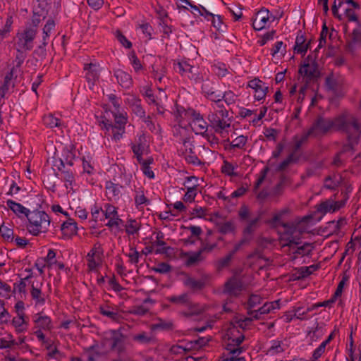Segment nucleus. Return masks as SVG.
I'll list each match as a JSON object with an SVG mask.
<instances>
[{"instance_id":"obj_1","label":"nucleus","mask_w":361,"mask_h":361,"mask_svg":"<svg viewBox=\"0 0 361 361\" xmlns=\"http://www.w3.org/2000/svg\"><path fill=\"white\" fill-rule=\"evenodd\" d=\"M331 128L343 133L354 132L357 137L359 135L357 118L348 112H343L333 119L319 117L309 130L312 136L317 137L326 133Z\"/></svg>"},{"instance_id":"obj_2","label":"nucleus","mask_w":361,"mask_h":361,"mask_svg":"<svg viewBox=\"0 0 361 361\" xmlns=\"http://www.w3.org/2000/svg\"><path fill=\"white\" fill-rule=\"evenodd\" d=\"M212 107L214 111H210L207 116L209 126L216 133L223 135L231 127L232 120L223 104H218Z\"/></svg>"},{"instance_id":"obj_3","label":"nucleus","mask_w":361,"mask_h":361,"mask_svg":"<svg viewBox=\"0 0 361 361\" xmlns=\"http://www.w3.org/2000/svg\"><path fill=\"white\" fill-rule=\"evenodd\" d=\"M27 220V231L33 236L47 233L51 222L49 215L44 211L37 209L30 212Z\"/></svg>"},{"instance_id":"obj_4","label":"nucleus","mask_w":361,"mask_h":361,"mask_svg":"<svg viewBox=\"0 0 361 361\" xmlns=\"http://www.w3.org/2000/svg\"><path fill=\"white\" fill-rule=\"evenodd\" d=\"M238 214L240 221L246 223L242 231V236L251 242L253 240L255 232L259 226L261 217L257 216L251 218V211L245 204L239 208Z\"/></svg>"},{"instance_id":"obj_5","label":"nucleus","mask_w":361,"mask_h":361,"mask_svg":"<svg viewBox=\"0 0 361 361\" xmlns=\"http://www.w3.org/2000/svg\"><path fill=\"white\" fill-rule=\"evenodd\" d=\"M235 329H233L230 333V339L231 342L227 343L225 349L228 352L229 357L223 358L219 361H246L244 357L239 355L244 351V348L240 345L245 339V336L240 334L239 336H235Z\"/></svg>"},{"instance_id":"obj_6","label":"nucleus","mask_w":361,"mask_h":361,"mask_svg":"<svg viewBox=\"0 0 361 361\" xmlns=\"http://www.w3.org/2000/svg\"><path fill=\"white\" fill-rule=\"evenodd\" d=\"M166 300L173 305L188 307L187 310L181 312V314L186 317L199 314L202 312V309L199 307L197 305L193 304L191 302L190 295L187 293H184L178 295H170L166 298Z\"/></svg>"},{"instance_id":"obj_7","label":"nucleus","mask_w":361,"mask_h":361,"mask_svg":"<svg viewBox=\"0 0 361 361\" xmlns=\"http://www.w3.org/2000/svg\"><path fill=\"white\" fill-rule=\"evenodd\" d=\"M284 231L279 233L281 245L291 247L301 243L300 234L297 232L296 226L293 223H281Z\"/></svg>"},{"instance_id":"obj_8","label":"nucleus","mask_w":361,"mask_h":361,"mask_svg":"<svg viewBox=\"0 0 361 361\" xmlns=\"http://www.w3.org/2000/svg\"><path fill=\"white\" fill-rule=\"evenodd\" d=\"M37 35L35 30L24 27L17 31L13 38V44L15 49L30 51L34 47V39Z\"/></svg>"},{"instance_id":"obj_9","label":"nucleus","mask_w":361,"mask_h":361,"mask_svg":"<svg viewBox=\"0 0 361 361\" xmlns=\"http://www.w3.org/2000/svg\"><path fill=\"white\" fill-rule=\"evenodd\" d=\"M16 78V68H11L4 78L0 79V103L5 104L4 98L6 97V95L13 92Z\"/></svg>"},{"instance_id":"obj_10","label":"nucleus","mask_w":361,"mask_h":361,"mask_svg":"<svg viewBox=\"0 0 361 361\" xmlns=\"http://www.w3.org/2000/svg\"><path fill=\"white\" fill-rule=\"evenodd\" d=\"M175 71L181 75L187 77L195 83H200L203 76L199 71V68L190 65L186 61H179L174 64Z\"/></svg>"},{"instance_id":"obj_11","label":"nucleus","mask_w":361,"mask_h":361,"mask_svg":"<svg viewBox=\"0 0 361 361\" xmlns=\"http://www.w3.org/2000/svg\"><path fill=\"white\" fill-rule=\"evenodd\" d=\"M317 56L309 54L299 68V73L308 80L316 79L319 75Z\"/></svg>"},{"instance_id":"obj_12","label":"nucleus","mask_w":361,"mask_h":361,"mask_svg":"<svg viewBox=\"0 0 361 361\" xmlns=\"http://www.w3.org/2000/svg\"><path fill=\"white\" fill-rule=\"evenodd\" d=\"M244 289V284L242 279L234 275L230 277L224 284L223 293L231 297H238Z\"/></svg>"},{"instance_id":"obj_13","label":"nucleus","mask_w":361,"mask_h":361,"mask_svg":"<svg viewBox=\"0 0 361 361\" xmlns=\"http://www.w3.org/2000/svg\"><path fill=\"white\" fill-rule=\"evenodd\" d=\"M102 213L104 214L105 218L109 220L106 224V226L108 228H118L121 224L123 223V221L120 218L118 215V208L111 204H104Z\"/></svg>"},{"instance_id":"obj_14","label":"nucleus","mask_w":361,"mask_h":361,"mask_svg":"<svg viewBox=\"0 0 361 361\" xmlns=\"http://www.w3.org/2000/svg\"><path fill=\"white\" fill-rule=\"evenodd\" d=\"M123 187L114 180H107L105 183V194L108 200L117 202L122 197V189Z\"/></svg>"},{"instance_id":"obj_15","label":"nucleus","mask_w":361,"mask_h":361,"mask_svg":"<svg viewBox=\"0 0 361 361\" xmlns=\"http://www.w3.org/2000/svg\"><path fill=\"white\" fill-rule=\"evenodd\" d=\"M42 282L30 281V293L35 306H43L46 303V296L42 291Z\"/></svg>"},{"instance_id":"obj_16","label":"nucleus","mask_w":361,"mask_h":361,"mask_svg":"<svg viewBox=\"0 0 361 361\" xmlns=\"http://www.w3.org/2000/svg\"><path fill=\"white\" fill-rule=\"evenodd\" d=\"M201 82H202L201 90L204 97L216 104H219V93L215 90L214 82L208 78L205 80L203 78Z\"/></svg>"},{"instance_id":"obj_17","label":"nucleus","mask_w":361,"mask_h":361,"mask_svg":"<svg viewBox=\"0 0 361 361\" xmlns=\"http://www.w3.org/2000/svg\"><path fill=\"white\" fill-rule=\"evenodd\" d=\"M274 20V17L270 13L266 8H262L255 15L253 20L252 27L255 30L259 31L265 28L270 18Z\"/></svg>"},{"instance_id":"obj_18","label":"nucleus","mask_w":361,"mask_h":361,"mask_svg":"<svg viewBox=\"0 0 361 361\" xmlns=\"http://www.w3.org/2000/svg\"><path fill=\"white\" fill-rule=\"evenodd\" d=\"M280 309V300H274L272 302H265L258 310H250L248 312V314L252 317L255 319H259L262 317V315L267 314L275 310Z\"/></svg>"},{"instance_id":"obj_19","label":"nucleus","mask_w":361,"mask_h":361,"mask_svg":"<svg viewBox=\"0 0 361 361\" xmlns=\"http://www.w3.org/2000/svg\"><path fill=\"white\" fill-rule=\"evenodd\" d=\"M99 126L102 129L108 132L111 131L112 138L116 141L120 140L123 135L126 133V126L114 125L111 121L106 118H104L99 121Z\"/></svg>"},{"instance_id":"obj_20","label":"nucleus","mask_w":361,"mask_h":361,"mask_svg":"<svg viewBox=\"0 0 361 361\" xmlns=\"http://www.w3.org/2000/svg\"><path fill=\"white\" fill-rule=\"evenodd\" d=\"M75 158V152L72 149L65 148L62 152V157L54 159L53 166L56 169H61L66 166L71 167L74 164Z\"/></svg>"},{"instance_id":"obj_21","label":"nucleus","mask_w":361,"mask_h":361,"mask_svg":"<svg viewBox=\"0 0 361 361\" xmlns=\"http://www.w3.org/2000/svg\"><path fill=\"white\" fill-rule=\"evenodd\" d=\"M125 103L137 117L140 118L145 117L146 112L142 106L141 99L138 97L135 94H128L125 99Z\"/></svg>"},{"instance_id":"obj_22","label":"nucleus","mask_w":361,"mask_h":361,"mask_svg":"<svg viewBox=\"0 0 361 361\" xmlns=\"http://www.w3.org/2000/svg\"><path fill=\"white\" fill-rule=\"evenodd\" d=\"M247 87L255 91V99L258 101L265 98L269 88L265 82L258 78L250 80Z\"/></svg>"},{"instance_id":"obj_23","label":"nucleus","mask_w":361,"mask_h":361,"mask_svg":"<svg viewBox=\"0 0 361 361\" xmlns=\"http://www.w3.org/2000/svg\"><path fill=\"white\" fill-rule=\"evenodd\" d=\"M99 249V246L97 247L94 245L86 256L87 260V268L90 271H95L101 265V255H102V252Z\"/></svg>"},{"instance_id":"obj_24","label":"nucleus","mask_w":361,"mask_h":361,"mask_svg":"<svg viewBox=\"0 0 361 361\" xmlns=\"http://www.w3.org/2000/svg\"><path fill=\"white\" fill-rule=\"evenodd\" d=\"M197 179L195 176H188L185 178L184 185L187 192L183 196V200L186 202H192L197 195Z\"/></svg>"},{"instance_id":"obj_25","label":"nucleus","mask_w":361,"mask_h":361,"mask_svg":"<svg viewBox=\"0 0 361 361\" xmlns=\"http://www.w3.org/2000/svg\"><path fill=\"white\" fill-rule=\"evenodd\" d=\"M48 9H39L37 6L33 10L30 21L25 25V27L35 30L37 33V29L40 23L45 19Z\"/></svg>"},{"instance_id":"obj_26","label":"nucleus","mask_w":361,"mask_h":361,"mask_svg":"<svg viewBox=\"0 0 361 361\" xmlns=\"http://www.w3.org/2000/svg\"><path fill=\"white\" fill-rule=\"evenodd\" d=\"M84 70L85 73V78L89 84V87L92 88L96 81L99 80L100 75V67L96 63L85 64Z\"/></svg>"},{"instance_id":"obj_27","label":"nucleus","mask_w":361,"mask_h":361,"mask_svg":"<svg viewBox=\"0 0 361 361\" xmlns=\"http://www.w3.org/2000/svg\"><path fill=\"white\" fill-rule=\"evenodd\" d=\"M168 15L166 13L160 14L158 20V28L161 35V40L164 39H169L171 35L175 30V28L171 25L169 24L167 20Z\"/></svg>"},{"instance_id":"obj_28","label":"nucleus","mask_w":361,"mask_h":361,"mask_svg":"<svg viewBox=\"0 0 361 361\" xmlns=\"http://www.w3.org/2000/svg\"><path fill=\"white\" fill-rule=\"evenodd\" d=\"M190 120L194 126V130L196 134L203 135L207 133L209 125L200 112L195 111Z\"/></svg>"},{"instance_id":"obj_29","label":"nucleus","mask_w":361,"mask_h":361,"mask_svg":"<svg viewBox=\"0 0 361 361\" xmlns=\"http://www.w3.org/2000/svg\"><path fill=\"white\" fill-rule=\"evenodd\" d=\"M180 257L182 259H185V265L188 267L195 266L205 259L200 250L197 252L182 251L180 254Z\"/></svg>"},{"instance_id":"obj_30","label":"nucleus","mask_w":361,"mask_h":361,"mask_svg":"<svg viewBox=\"0 0 361 361\" xmlns=\"http://www.w3.org/2000/svg\"><path fill=\"white\" fill-rule=\"evenodd\" d=\"M110 347L113 351L121 353L125 350V338L122 334L113 331L110 338Z\"/></svg>"},{"instance_id":"obj_31","label":"nucleus","mask_w":361,"mask_h":361,"mask_svg":"<svg viewBox=\"0 0 361 361\" xmlns=\"http://www.w3.org/2000/svg\"><path fill=\"white\" fill-rule=\"evenodd\" d=\"M207 283V277H202L200 279H195L188 274H185V278L183 281L184 286L189 288L193 291L202 290Z\"/></svg>"},{"instance_id":"obj_32","label":"nucleus","mask_w":361,"mask_h":361,"mask_svg":"<svg viewBox=\"0 0 361 361\" xmlns=\"http://www.w3.org/2000/svg\"><path fill=\"white\" fill-rule=\"evenodd\" d=\"M253 319H254L252 318V317L236 319L233 327L229 328V329L228 330V343L231 342V339H230L229 334L233 329H235V336H239L240 334L243 335V334L238 330V328L241 329L242 330L248 329L249 326L251 325Z\"/></svg>"},{"instance_id":"obj_33","label":"nucleus","mask_w":361,"mask_h":361,"mask_svg":"<svg viewBox=\"0 0 361 361\" xmlns=\"http://www.w3.org/2000/svg\"><path fill=\"white\" fill-rule=\"evenodd\" d=\"M35 328L44 331H50L52 329L51 319L49 317L44 315L42 312L37 313L33 316Z\"/></svg>"},{"instance_id":"obj_34","label":"nucleus","mask_w":361,"mask_h":361,"mask_svg":"<svg viewBox=\"0 0 361 361\" xmlns=\"http://www.w3.org/2000/svg\"><path fill=\"white\" fill-rule=\"evenodd\" d=\"M175 111L173 113L176 122L181 125L184 120H190L192 115L195 112V110L192 108L185 109L183 106L176 104Z\"/></svg>"},{"instance_id":"obj_35","label":"nucleus","mask_w":361,"mask_h":361,"mask_svg":"<svg viewBox=\"0 0 361 361\" xmlns=\"http://www.w3.org/2000/svg\"><path fill=\"white\" fill-rule=\"evenodd\" d=\"M6 206L20 219L25 217L27 219L28 214L31 212L29 209L24 207L23 204L12 200H8L6 201Z\"/></svg>"},{"instance_id":"obj_36","label":"nucleus","mask_w":361,"mask_h":361,"mask_svg":"<svg viewBox=\"0 0 361 361\" xmlns=\"http://www.w3.org/2000/svg\"><path fill=\"white\" fill-rule=\"evenodd\" d=\"M114 75L116 78L117 82L125 89H129L133 85L131 75L122 69H116Z\"/></svg>"},{"instance_id":"obj_37","label":"nucleus","mask_w":361,"mask_h":361,"mask_svg":"<svg viewBox=\"0 0 361 361\" xmlns=\"http://www.w3.org/2000/svg\"><path fill=\"white\" fill-rule=\"evenodd\" d=\"M310 136H312V133L308 130L307 132L301 135H295L292 139V153L297 154V152L300 149L302 146L307 142Z\"/></svg>"},{"instance_id":"obj_38","label":"nucleus","mask_w":361,"mask_h":361,"mask_svg":"<svg viewBox=\"0 0 361 361\" xmlns=\"http://www.w3.org/2000/svg\"><path fill=\"white\" fill-rule=\"evenodd\" d=\"M61 231L64 238H71L77 234V223L73 219H68L61 226Z\"/></svg>"},{"instance_id":"obj_39","label":"nucleus","mask_w":361,"mask_h":361,"mask_svg":"<svg viewBox=\"0 0 361 361\" xmlns=\"http://www.w3.org/2000/svg\"><path fill=\"white\" fill-rule=\"evenodd\" d=\"M32 273L25 276L23 279H20L18 282H16L13 284V289L12 290V293H17L20 295V298L26 296V286L28 284L30 286V281H33L32 280Z\"/></svg>"},{"instance_id":"obj_40","label":"nucleus","mask_w":361,"mask_h":361,"mask_svg":"<svg viewBox=\"0 0 361 361\" xmlns=\"http://www.w3.org/2000/svg\"><path fill=\"white\" fill-rule=\"evenodd\" d=\"M343 181V178L341 175L334 173L333 175L328 176L324 178V188L330 190H336Z\"/></svg>"},{"instance_id":"obj_41","label":"nucleus","mask_w":361,"mask_h":361,"mask_svg":"<svg viewBox=\"0 0 361 361\" xmlns=\"http://www.w3.org/2000/svg\"><path fill=\"white\" fill-rule=\"evenodd\" d=\"M336 204L334 199H328L317 205V212L323 215L328 212H335L339 209V207H336Z\"/></svg>"},{"instance_id":"obj_42","label":"nucleus","mask_w":361,"mask_h":361,"mask_svg":"<svg viewBox=\"0 0 361 361\" xmlns=\"http://www.w3.org/2000/svg\"><path fill=\"white\" fill-rule=\"evenodd\" d=\"M306 39L302 34H298L295 39V43L294 45V51L297 54H300L302 55H305L307 51V49H311L310 43L311 41H309L307 43H305Z\"/></svg>"},{"instance_id":"obj_43","label":"nucleus","mask_w":361,"mask_h":361,"mask_svg":"<svg viewBox=\"0 0 361 361\" xmlns=\"http://www.w3.org/2000/svg\"><path fill=\"white\" fill-rule=\"evenodd\" d=\"M67 166H66L65 168H62L61 169H57L59 172H56L55 175L57 177L61 176V178L66 183V188H68L71 187L75 182V177L72 171L68 169Z\"/></svg>"},{"instance_id":"obj_44","label":"nucleus","mask_w":361,"mask_h":361,"mask_svg":"<svg viewBox=\"0 0 361 361\" xmlns=\"http://www.w3.org/2000/svg\"><path fill=\"white\" fill-rule=\"evenodd\" d=\"M357 126L359 130V135L357 137L355 136V134L354 132H351V133H345L348 139V143L345 145L340 153H343L345 152L350 151L353 149L354 145H357L360 140V136H361V126L358 122V120L357 119Z\"/></svg>"},{"instance_id":"obj_45","label":"nucleus","mask_w":361,"mask_h":361,"mask_svg":"<svg viewBox=\"0 0 361 361\" xmlns=\"http://www.w3.org/2000/svg\"><path fill=\"white\" fill-rule=\"evenodd\" d=\"M134 201L135 207L139 210L143 209L144 205L150 204V200L144 193L143 188H139L137 190H135Z\"/></svg>"},{"instance_id":"obj_46","label":"nucleus","mask_w":361,"mask_h":361,"mask_svg":"<svg viewBox=\"0 0 361 361\" xmlns=\"http://www.w3.org/2000/svg\"><path fill=\"white\" fill-rule=\"evenodd\" d=\"M12 325L18 334L25 332L28 328V322L25 319V313H20L19 316L14 317Z\"/></svg>"},{"instance_id":"obj_47","label":"nucleus","mask_w":361,"mask_h":361,"mask_svg":"<svg viewBox=\"0 0 361 361\" xmlns=\"http://www.w3.org/2000/svg\"><path fill=\"white\" fill-rule=\"evenodd\" d=\"M56 23L54 19L49 18L47 21L44 27H42V42H43L44 45L48 44V40L50 37L51 32L55 30Z\"/></svg>"},{"instance_id":"obj_48","label":"nucleus","mask_w":361,"mask_h":361,"mask_svg":"<svg viewBox=\"0 0 361 361\" xmlns=\"http://www.w3.org/2000/svg\"><path fill=\"white\" fill-rule=\"evenodd\" d=\"M132 340L140 345H149L154 342V338L151 333L140 331L132 336Z\"/></svg>"},{"instance_id":"obj_49","label":"nucleus","mask_w":361,"mask_h":361,"mask_svg":"<svg viewBox=\"0 0 361 361\" xmlns=\"http://www.w3.org/2000/svg\"><path fill=\"white\" fill-rule=\"evenodd\" d=\"M173 326L172 321L157 318L154 322L151 324V329L152 331H167L172 329Z\"/></svg>"},{"instance_id":"obj_50","label":"nucleus","mask_w":361,"mask_h":361,"mask_svg":"<svg viewBox=\"0 0 361 361\" xmlns=\"http://www.w3.org/2000/svg\"><path fill=\"white\" fill-rule=\"evenodd\" d=\"M344 4L351 5L354 8H360L359 4L355 2L354 0H346L345 1L342 0H338V4L336 3V0H334V4L332 6V13L334 17L337 18L339 20H341L342 16L338 13V8L343 6Z\"/></svg>"},{"instance_id":"obj_51","label":"nucleus","mask_w":361,"mask_h":361,"mask_svg":"<svg viewBox=\"0 0 361 361\" xmlns=\"http://www.w3.org/2000/svg\"><path fill=\"white\" fill-rule=\"evenodd\" d=\"M270 344V347L267 350V354L271 356L281 353L286 349V345L281 341L272 340L271 341Z\"/></svg>"},{"instance_id":"obj_52","label":"nucleus","mask_w":361,"mask_h":361,"mask_svg":"<svg viewBox=\"0 0 361 361\" xmlns=\"http://www.w3.org/2000/svg\"><path fill=\"white\" fill-rule=\"evenodd\" d=\"M141 228V224L135 219H128L125 225L126 233L128 235H133L138 233Z\"/></svg>"},{"instance_id":"obj_53","label":"nucleus","mask_w":361,"mask_h":361,"mask_svg":"<svg viewBox=\"0 0 361 361\" xmlns=\"http://www.w3.org/2000/svg\"><path fill=\"white\" fill-rule=\"evenodd\" d=\"M99 312L103 316L106 317L113 321H118L121 317V315L115 308L109 305L100 306Z\"/></svg>"},{"instance_id":"obj_54","label":"nucleus","mask_w":361,"mask_h":361,"mask_svg":"<svg viewBox=\"0 0 361 361\" xmlns=\"http://www.w3.org/2000/svg\"><path fill=\"white\" fill-rule=\"evenodd\" d=\"M135 28L137 30H140L142 32L144 37L147 38L148 41L153 39L152 35L154 32V28L149 23L146 21L137 23L136 24Z\"/></svg>"},{"instance_id":"obj_55","label":"nucleus","mask_w":361,"mask_h":361,"mask_svg":"<svg viewBox=\"0 0 361 361\" xmlns=\"http://www.w3.org/2000/svg\"><path fill=\"white\" fill-rule=\"evenodd\" d=\"M219 104L224 101L228 106L234 104L238 99V95L231 90L225 91L223 94L219 93Z\"/></svg>"},{"instance_id":"obj_56","label":"nucleus","mask_w":361,"mask_h":361,"mask_svg":"<svg viewBox=\"0 0 361 361\" xmlns=\"http://www.w3.org/2000/svg\"><path fill=\"white\" fill-rule=\"evenodd\" d=\"M217 226L219 232L224 235L235 233L236 229L235 225L233 221L218 223Z\"/></svg>"},{"instance_id":"obj_57","label":"nucleus","mask_w":361,"mask_h":361,"mask_svg":"<svg viewBox=\"0 0 361 361\" xmlns=\"http://www.w3.org/2000/svg\"><path fill=\"white\" fill-rule=\"evenodd\" d=\"M300 160V157L294 153L290 152L288 156L281 161L277 166V171H284L290 164L297 163Z\"/></svg>"},{"instance_id":"obj_58","label":"nucleus","mask_w":361,"mask_h":361,"mask_svg":"<svg viewBox=\"0 0 361 361\" xmlns=\"http://www.w3.org/2000/svg\"><path fill=\"white\" fill-rule=\"evenodd\" d=\"M113 117L114 119V125L126 126L128 123L127 113L125 111H112Z\"/></svg>"},{"instance_id":"obj_59","label":"nucleus","mask_w":361,"mask_h":361,"mask_svg":"<svg viewBox=\"0 0 361 361\" xmlns=\"http://www.w3.org/2000/svg\"><path fill=\"white\" fill-rule=\"evenodd\" d=\"M164 238V234L161 232L157 233V240L154 243V245L160 247L155 250L156 254H166L169 250H171V247H166V243L161 239Z\"/></svg>"},{"instance_id":"obj_60","label":"nucleus","mask_w":361,"mask_h":361,"mask_svg":"<svg viewBox=\"0 0 361 361\" xmlns=\"http://www.w3.org/2000/svg\"><path fill=\"white\" fill-rule=\"evenodd\" d=\"M154 161L153 158L149 157L146 159L145 161L142 162L141 170L145 176L148 177L149 178L153 179L154 178V173L149 166Z\"/></svg>"},{"instance_id":"obj_61","label":"nucleus","mask_w":361,"mask_h":361,"mask_svg":"<svg viewBox=\"0 0 361 361\" xmlns=\"http://www.w3.org/2000/svg\"><path fill=\"white\" fill-rule=\"evenodd\" d=\"M319 268V266L317 264H312L309 267H302L298 269V279H304L312 274H313L314 271L317 270Z\"/></svg>"},{"instance_id":"obj_62","label":"nucleus","mask_w":361,"mask_h":361,"mask_svg":"<svg viewBox=\"0 0 361 361\" xmlns=\"http://www.w3.org/2000/svg\"><path fill=\"white\" fill-rule=\"evenodd\" d=\"M322 168V163H317L306 169L305 173L301 176L302 179L309 178L312 176H317L318 171Z\"/></svg>"},{"instance_id":"obj_63","label":"nucleus","mask_w":361,"mask_h":361,"mask_svg":"<svg viewBox=\"0 0 361 361\" xmlns=\"http://www.w3.org/2000/svg\"><path fill=\"white\" fill-rule=\"evenodd\" d=\"M324 331L323 327L317 323L316 326L309 331L308 336H310L311 341L313 342L317 341L324 335Z\"/></svg>"},{"instance_id":"obj_64","label":"nucleus","mask_w":361,"mask_h":361,"mask_svg":"<svg viewBox=\"0 0 361 361\" xmlns=\"http://www.w3.org/2000/svg\"><path fill=\"white\" fill-rule=\"evenodd\" d=\"M345 224V220L340 219L338 221H331L328 223L327 228L329 229V234H337L341 227Z\"/></svg>"}]
</instances>
